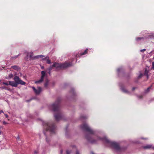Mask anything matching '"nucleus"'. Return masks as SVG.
<instances>
[{"instance_id": "nucleus-1", "label": "nucleus", "mask_w": 154, "mask_h": 154, "mask_svg": "<svg viewBox=\"0 0 154 154\" xmlns=\"http://www.w3.org/2000/svg\"><path fill=\"white\" fill-rule=\"evenodd\" d=\"M85 137L88 141L92 143H96L98 140H102L104 141L105 143L109 144L111 147L117 150H119L120 149L118 143L114 142L111 141L105 137L103 138L98 137L97 140H92L89 135H87Z\"/></svg>"}, {"instance_id": "nucleus-2", "label": "nucleus", "mask_w": 154, "mask_h": 154, "mask_svg": "<svg viewBox=\"0 0 154 154\" xmlns=\"http://www.w3.org/2000/svg\"><path fill=\"white\" fill-rule=\"evenodd\" d=\"M61 100V97L57 98L55 103L52 105V109L54 112V118L57 121H58L61 119L62 117L60 108Z\"/></svg>"}, {"instance_id": "nucleus-3", "label": "nucleus", "mask_w": 154, "mask_h": 154, "mask_svg": "<svg viewBox=\"0 0 154 154\" xmlns=\"http://www.w3.org/2000/svg\"><path fill=\"white\" fill-rule=\"evenodd\" d=\"M41 77L40 79L35 82L36 84H40L42 82L44 83V86L47 87L48 85V77L46 72L42 71L41 72Z\"/></svg>"}, {"instance_id": "nucleus-4", "label": "nucleus", "mask_w": 154, "mask_h": 154, "mask_svg": "<svg viewBox=\"0 0 154 154\" xmlns=\"http://www.w3.org/2000/svg\"><path fill=\"white\" fill-rule=\"evenodd\" d=\"M72 66V63L70 62H65L64 63L62 64H59L55 63L51 66L49 68V70L51 69L53 67H55L57 69L58 68L62 69L66 68Z\"/></svg>"}, {"instance_id": "nucleus-5", "label": "nucleus", "mask_w": 154, "mask_h": 154, "mask_svg": "<svg viewBox=\"0 0 154 154\" xmlns=\"http://www.w3.org/2000/svg\"><path fill=\"white\" fill-rule=\"evenodd\" d=\"M14 81H9L10 85L13 87H17L18 84L25 85L26 83L22 80L18 76H15L14 78Z\"/></svg>"}, {"instance_id": "nucleus-6", "label": "nucleus", "mask_w": 154, "mask_h": 154, "mask_svg": "<svg viewBox=\"0 0 154 154\" xmlns=\"http://www.w3.org/2000/svg\"><path fill=\"white\" fill-rule=\"evenodd\" d=\"M81 127L83 130L88 132L90 134H93L94 133V131L86 123H84L81 125Z\"/></svg>"}, {"instance_id": "nucleus-7", "label": "nucleus", "mask_w": 154, "mask_h": 154, "mask_svg": "<svg viewBox=\"0 0 154 154\" xmlns=\"http://www.w3.org/2000/svg\"><path fill=\"white\" fill-rule=\"evenodd\" d=\"M41 121L42 123V125L43 127V133L44 135L45 136L46 140L47 141V136L48 134V126L47 122H45L44 121L41 120Z\"/></svg>"}, {"instance_id": "nucleus-8", "label": "nucleus", "mask_w": 154, "mask_h": 154, "mask_svg": "<svg viewBox=\"0 0 154 154\" xmlns=\"http://www.w3.org/2000/svg\"><path fill=\"white\" fill-rule=\"evenodd\" d=\"M33 54L32 52H31L27 54V56H29L31 59L34 60L39 58H42L45 56L42 55H38L35 56H33Z\"/></svg>"}, {"instance_id": "nucleus-9", "label": "nucleus", "mask_w": 154, "mask_h": 154, "mask_svg": "<svg viewBox=\"0 0 154 154\" xmlns=\"http://www.w3.org/2000/svg\"><path fill=\"white\" fill-rule=\"evenodd\" d=\"M56 127V125L54 123L51 125H49V131H50L51 134H54L55 133V130Z\"/></svg>"}, {"instance_id": "nucleus-10", "label": "nucleus", "mask_w": 154, "mask_h": 154, "mask_svg": "<svg viewBox=\"0 0 154 154\" xmlns=\"http://www.w3.org/2000/svg\"><path fill=\"white\" fill-rule=\"evenodd\" d=\"M32 88L35 93L36 94H39L42 90V88L40 87H37V89H36L34 87H32Z\"/></svg>"}, {"instance_id": "nucleus-11", "label": "nucleus", "mask_w": 154, "mask_h": 154, "mask_svg": "<svg viewBox=\"0 0 154 154\" xmlns=\"http://www.w3.org/2000/svg\"><path fill=\"white\" fill-rule=\"evenodd\" d=\"M149 72V71L147 70V69L146 68L145 69V71L144 73V75H146L147 77V78H148V73Z\"/></svg>"}, {"instance_id": "nucleus-12", "label": "nucleus", "mask_w": 154, "mask_h": 154, "mask_svg": "<svg viewBox=\"0 0 154 154\" xmlns=\"http://www.w3.org/2000/svg\"><path fill=\"white\" fill-rule=\"evenodd\" d=\"M144 149H149L152 148V145H147L143 147Z\"/></svg>"}, {"instance_id": "nucleus-13", "label": "nucleus", "mask_w": 154, "mask_h": 154, "mask_svg": "<svg viewBox=\"0 0 154 154\" xmlns=\"http://www.w3.org/2000/svg\"><path fill=\"white\" fill-rule=\"evenodd\" d=\"M121 89L122 91L125 93L127 94L129 93V92L127 90L125 89L124 88H122Z\"/></svg>"}, {"instance_id": "nucleus-14", "label": "nucleus", "mask_w": 154, "mask_h": 154, "mask_svg": "<svg viewBox=\"0 0 154 154\" xmlns=\"http://www.w3.org/2000/svg\"><path fill=\"white\" fill-rule=\"evenodd\" d=\"M151 87H152V86H150L148 88L146 89L145 90V91H144V93H148L149 91L150 90L151 88Z\"/></svg>"}, {"instance_id": "nucleus-15", "label": "nucleus", "mask_w": 154, "mask_h": 154, "mask_svg": "<svg viewBox=\"0 0 154 154\" xmlns=\"http://www.w3.org/2000/svg\"><path fill=\"white\" fill-rule=\"evenodd\" d=\"M88 49H86L83 52H81L80 53V55H84L85 54H87L88 52Z\"/></svg>"}, {"instance_id": "nucleus-16", "label": "nucleus", "mask_w": 154, "mask_h": 154, "mask_svg": "<svg viewBox=\"0 0 154 154\" xmlns=\"http://www.w3.org/2000/svg\"><path fill=\"white\" fill-rule=\"evenodd\" d=\"M13 77V75L12 74H10L9 75L8 77H6L5 78L7 79H10Z\"/></svg>"}, {"instance_id": "nucleus-17", "label": "nucleus", "mask_w": 154, "mask_h": 154, "mask_svg": "<svg viewBox=\"0 0 154 154\" xmlns=\"http://www.w3.org/2000/svg\"><path fill=\"white\" fill-rule=\"evenodd\" d=\"M11 67L15 70H17L18 69V67L16 66H12Z\"/></svg>"}, {"instance_id": "nucleus-18", "label": "nucleus", "mask_w": 154, "mask_h": 154, "mask_svg": "<svg viewBox=\"0 0 154 154\" xmlns=\"http://www.w3.org/2000/svg\"><path fill=\"white\" fill-rule=\"evenodd\" d=\"M5 89L7 90H8V88H6L5 87H0V89L2 90V89Z\"/></svg>"}, {"instance_id": "nucleus-19", "label": "nucleus", "mask_w": 154, "mask_h": 154, "mask_svg": "<svg viewBox=\"0 0 154 154\" xmlns=\"http://www.w3.org/2000/svg\"><path fill=\"white\" fill-rule=\"evenodd\" d=\"M151 69L154 70V62H152Z\"/></svg>"}, {"instance_id": "nucleus-20", "label": "nucleus", "mask_w": 154, "mask_h": 154, "mask_svg": "<svg viewBox=\"0 0 154 154\" xmlns=\"http://www.w3.org/2000/svg\"><path fill=\"white\" fill-rule=\"evenodd\" d=\"M3 84H4V85H10V84H9V83H8L5 82H3Z\"/></svg>"}, {"instance_id": "nucleus-21", "label": "nucleus", "mask_w": 154, "mask_h": 154, "mask_svg": "<svg viewBox=\"0 0 154 154\" xmlns=\"http://www.w3.org/2000/svg\"><path fill=\"white\" fill-rule=\"evenodd\" d=\"M143 38L137 37L136 38V39L137 41H139Z\"/></svg>"}, {"instance_id": "nucleus-22", "label": "nucleus", "mask_w": 154, "mask_h": 154, "mask_svg": "<svg viewBox=\"0 0 154 154\" xmlns=\"http://www.w3.org/2000/svg\"><path fill=\"white\" fill-rule=\"evenodd\" d=\"M71 152V151H69V150H67L66 151V154H70Z\"/></svg>"}, {"instance_id": "nucleus-23", "label": "nucleus", "mask_w": 154, "mask_h": 154, "mask_svg": "<svg viewBox=\"0 0 154 154\" xmlns=\"http://www.w3.org/2000/svg\"><path fill=\"white\" fill-rule=\"evenodd\" d=\"M81 118L86 119L87 118V116H82L81 117Z\"/></svg>"}, {"instance_id": "nucleus-24", "label": "nucleus", "mask_w": 154, "mask_h": 154, "mask_svg": "<svg viewBox=\"0 0 154 154\" xmlns=\"http://www.w3.org/2000/svg\"><path fill=\"white\" fill-rule=\"evenodd\" d=\"M143 75L142 73H140L138 76V78H141L142 76Z\"/></svg>"}, {"instance_id": "nucleus-25", "label": "nucleus", "mask_w": 154, "mask_h": 154, "mask_svg": "<svg viewBox=\"0 0 154 154\" xmlns=\"http://www.w3.org/2000/svg\"><path fill=\"white\" fill-rule=\"evenodd\" d=\"M154 36L153 35H148L149 37L150 38H152V37Z\"/></svg>"}, {"instance_id": "nucleus-26", "label": "nucleus", "mask_w": 154, "mask_h": 154, "mask_svg": "<svg viewBox=\"0 0 154 154\" xmlns=\"http://www.w3.org/2000/svg\"><path fill=\"white\" fill-rule=\"evenodd\" d=\"M146 50V49H142V50H140V51L142 52Z\"/></svg>"}, {"instance_id": "nucleus-27", "label": "nucleus", "mask_w": 154, "mask_h": 154, "mask_svg": "<svg viewBox=\"0 0 154 154\" xmlns=\"http://www.w3.org/2000/svg\"><path fill=\"white\" fill-rule=\"evenodd\" d=\"M5 117H6V118H8V115H7V114H5Z\"/></svg>"}, {"instance_id": "nucleus-28", "label": "nucleus", "mask_w": 154, "mask_h": 154, "mask_svg": "<svg viewBox=\"0 0 154 154\" xmlns=\"http://www.w3.org/2000/svg\"><path fill=\"white\" fill-rule=\"evenodd\" d=\"M76 154H79V152L78 150H77L76 152Z\"/></svg>"}, {"instance_id": "nucleus-29", "label": "nucleus", "mask_w": 154, "mask_h": 154, "mask_svg": "<svg viewBox=\"0 0 154 154\" xmlns=\"http://www.w3.org/2000/svg\"><path fill=\"white\" fill-rule=\"evenodd\" d=\"M19 55V54L18 55L15 56L14 58H17Z\"/></svg>"}, {"instance_id": "nucleus-30", "label": "nucleus", "mask_w": 154, "mask_h": 154, "mask_svg": "<svg viewBox=\"0 0 154 154\" xmlns=\"http://www.w3.org/2000/svg\"><path fill=\"white\" fill-rule=\"evenodd\" d=\"M3 123L4 125H5V124H7V123L5 121H4L3 122Z\"/></svg>"}, {"instance_id": "nucleus-31", "label": "nucleus", "mask_w": 154, "mask_h": 154, "mask_svg": "<svg viewBox=\"0 0 154 154\" xmlns=\"http://www.w3.org/2000/svg\"><path fill=\"white\" fill-rule=\"evenodd\" d=\"M136 88H135V87H133L132 88V90L133 91Z\"/></svg>"}, {"instance_id": "nucleus-32", "label": "nucleus", "mask_w": 154, "mask_h": 154, "mask_svg": "<svg viewBox=\"0 0 154 154\" xmlns=\"http://www.w3.org/2000/svg\"><path fill=\"white\" fill-rule=\"evenodd\" d=\"M139 98H142L143 97V96H140L139 97Z\"/></svg>"}, {"instance_id": "nucleus-33", "label": "nucleus", "mask_w": 154, "mask_h": 154, "mask_svg": "<svg viewBox=\"0 0 154 154\" xmlns=\"http://www.w3.org/2000/svg\"><path fill=\"white\" fill-rule=\"evenodd\" d=\"M3 112L2 110H1L0 111V114H1Z\"/></svg>"}, {"instance_id": "nucleus-34", "label": "nucleus", "mask_w": 154, "mask_h": 154, "mask_svg": "<svg viewBox=\"0 0 154 154\" xmlns=\"http://www.w3.org/2000/svg\"><path fill=\"white\" fill-rule=\"evenodd\" d=\"M17 140H20V138L19 136H18L17 137Z\"/></svg>"}, {"instance_id": "nucleus-35", "label": "nucleus", "mask_w": 154, "mask_h": 154, "mask_svg": "<svg viewBox=\"0 0 154 154\" xmlns=\"http://www.w3.org/2000/svg\"><path fill=\"white\" fill-rule=\"evenodd\" d=\"M48 62H49V64H50L51 63V60L49 59Z\"/></svg>"}, {"instance_id": "nucleus-36", "label": "nucleus", "mask_w": 154, "mask_h": 154, "mask_svg": "<svg viewBox=\"0 0 154 154\" xmlns=\"http://www.w3.org/2000/svg\"><path fill=\"white\" fill-rule=\"evenodd\" d=\"M41 68L42 69H43L44 68V67L43 66H41Z\"/></svg>"}, {"instance_id": "nucleus-37", "label": "nucleus", "mask_w": 154, "mask_h": 154, "mask_svg": "<svg viewBox=\"0 0 154 154\" xmlns=\"http://www.w3.org/2000/svg\"><path fill=\"white\" fill-rule=\"evenodd\" d=\"M151 148L152 149H154V146H153V147L152 146V148Z\"/></svg>"}, {"instance_id": "nucleus-38", "label": "nucleus", "mask_w": 154, "mask_h": 154, "mask_svg": "<svg viewBox=\"0 0 154 154\" xmlns=\"http://www.w3.org/2000/svg\"><path fill=\"white\" fill-rule=\"evenodd\" d=\"M72 91L73 92V93H74V90L73 89H72Z\"/></svg>"}, {"instance_id": "nucleus-39", "label": "nucleus", "mask_w": 154, "mask_h": 154, "mask_svg": "<svg viewBox=\"0 0 154 154\" xmlns=\"http://www.w3.org/2000/svg\"><path fill=\"white\" fill-rule=\"evenodd\" d=\"M35 153L36 154V153H37V152L36 151H35Z\"/></svg>"}, {"instance_id": "nucleus-40", "label": "nucleus", "mask_w": 154, "mask_h": 154, "mask_svg": "<svg viewBox=\"0 0 154 154\" xmlns=\"http://www.w3.org/2000/svg\"><path fill=\"white\" fill-rule=\"evenodd\" d=\"M91 154H94V153L93 152H91Z\"/></svg>"}, {"instance_id": "nucleus-41", "label": "nucleus", "mask_w": 154, "mask_h": 154, "mask_svg": "<svg viewBox=\"0 0 154 154\" xmlns=\"http://www.w3.org/2000/svg\"><path fill=\"white\" fill-rule=\"evenodd\" d=\"M47 63H48V60H47Z\"/></svg>"}, {"instance_id": "nucleus-42", "label": "nucleus", "mask_w": 154, "mask_h": 154, "mask_svg": "<svg viewBox=\"0 0 154 154\" xmlns=\"http://www.w3.org/2000/svg\"><path fill=\"white\" fill-rule=\"evenodd\" d=\"M142 139H146V138H142Z\"/></svg>"}, {"instance_id": "nucleus-43", "label": "nucleus", "mask_w": 154, "mask_h": 154, "mask_svg": "<svg viewBox=\"0 0 154 154\" xmlns=\"http://www.w3.org/2000/svg\"><path fill=\"white\" fill-rule=\"evenodd\" d=\"M1 131H0V135H1Z\"/></svg>"}, {"instance_id": "nucleus-44", "label": "nucleus", "mask_w": 154, "mask_h": 154, "mask_svg": "<svg viewBox=\"0 0 154 154\" xmlns=\"http://www.w3.org/2000/svg\"><path fill=\"white\" fill-rule=\"evenodd\" d=\"M1 81V80L0 79V82Z\"/></svg>"}]
</instances>
